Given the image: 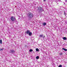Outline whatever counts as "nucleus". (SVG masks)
I'll list each match as a JSON object with an SVG mask.
<instances>
[{
    "instance_id": "obj_1",
    "label": "nucleus",
    "mask_w": 67,
    "mask_h": 67,
    "mask_svg": "<svg viewBox=\"0 0 67 67\" xmlns=\"http://www.w3.org/2000/svg\"><path fill=\"white\" fill-rule=\"evenodd\" d=\"M26 16L28 17L29 19H31L33 17V15L32 13H29L26 14Z\"/></svg>"
},
{
    "instance_id": "obj_2",
    "label": "nucleus",
    "mask_w": 67,
    "mask_h": 67,
    "mask_svg": "<svg viewBox=\"0 0 67 67\" xmlns=\"http://www.w3.org/2000/svg\"><path fill=\"white\" fill-rule=\"evenodd\" d=\"M44 11V10L42 7H38L37 11L39 13H42V12Z\"/></svg>"
},
{
    "instance_id": "obj_3",
    "label": "nucleus",
    "mask_w": 67,
    "mask_h": 67,
    "mask_svg": "<svg viewBox=\"0 0 67 67\" xmlns=\"http://www.w3.org/2000/svg\"><path fill=\"white\" fill-rule=\"evenodd\" d=\"M25 34H28L29 36H31L32 35V32H30V30H27L25 32Z\"/></svg>"
},
{
    "instance_id": "obj_4",
    "label": "nucleus",
    "mask_w": 67,
    "mask_h": 67,
    "mask_svg": "<svg viewBox=\"0 0 67 67\" xmlns=\"http://www.w3.org/2000/svg\"><path fill=\"white\" fill-rule=\"evenodd\" d=\"M10 19L12 21L14 22L15 20V18L13 16H12L10 18Z\"/></svg>"
},
{
    "instance_id": "obj_5",
    "label": "nucleus",
    "mask_w": 67,
    "mask_h": 67,
    "mask_svg": "<svg viewBox=\"0 0 67 67\" xmlns=\"http://www.w3.org/2000/svg\"><path fill=\"white\" fill-rule=\"evenodd\" d=\"M10 53H12V54H13L14 53H15V51H14L13 49L10 50Z\"/></svg>"
},
{
    "instance_id": "obj_6",
    "label": "nucleus",
    "mask_w": 67,
    "mask_h": 67,
    "mask_svg": "<svg viewBox=\"0 0 67 67\" xmlns=\"http://www.w3.org/2000/svg\"><path fill=\"white\" fill-rule=\"evenodd\" d=\"M43 25V26H45L46 25V23H42Z\"/></svg>"
},
{
    "instance_id": "obj_7",
    "label": "nucleus",
    "mask_w": 67,
    "mask_h": 67,
    "mask_svg": "<svg viewBox=\"0 0 67 67\" xmlns=\"http://www.w3.org/2000/svg\"><path fill=\"white\" fill-rule=\"evenodd\" d=\"M63 39L64 40H67V38L65 37H63Z\"/></svg>"
},
{
    "instance_id": "obj_8",
    "label": "nucleus",
    "mask_w": 67,
    "mask_h": 67,
    "mask_svg": "<svg viewBox=\"0 0 67 67\" xmlns=\"http://www.w3.org/2000/svg\"><path fill=\"white\" fill-rule=\"evenodd\" d=\"M62 49L64 50L65 51H67V49H65V48H62Z\"/></svg>"
},
{
    "instance_id": "obj_9",
    "label": "nucleus",
    "mask_w": 67,
    "mask_h": 67,
    "mask_svg": "<svg viewBox=\"0 0 67 67\" xmlns=\"http://www.w3.org/2000/svg\"><path fill=\"white\" fill-rule=\"evenodd\" d=\"M36 50L37 52H39V51H40L39 49L37 48H36Z\"/></svg>"
},
{
    "instance_id": "obj_10",
    "label": "nucleus",
    "mask_w": 67,
    "mask_h": 67,
    "mask_svg": "<svg viewBox=\"0 0 67 67\" xmlns=\"http://www.w3.org/2000/svg\"><path fill=\"white\" fill-rule=\"evenodd\" d=\"M36 59H39V56H37L36 57Z\"/></svg>"
},
{
    "instance_id": "obj_11",
    "label": "nucleus",
    "mask_w": 67,
    "mask_h": 67,
    "mask_svg": "<svg viewBox=\"0 0 67 67\" xmlns=\"http://www.w3.org/2000/svg\"><path fill=\"white\" fill-rule=\"evenodd\" d=\"M29 51L30 52H33V50L32 49H30L29 50Z\"/></svg>"
},
{
    "instance_id": "obj_12",
    "label": "nucleus",
    "mask_w": 67,
    "mask_h": 67,
    "mask_svg": "<svg viewBox=\"0 0 67 67\" xmlns=\"http://www.w3.org/2000/svg\"><path fill=\"white\" fill-rule=\"evenodd\" d=\"M0 43L1 44H2V40L1 39L0 40Z\"/></svg>"
},
{
    "instance_id": "obj_13",
    "label": "nucleus",
    "mask_w": 67,
    "mask_h": 67,
    "mask_svg": "<svg viewBox=\"0 0 67 67\" xmlns=\"http://www.w3.org/2000/svg\"><path fill=\"white\" fill-rule=\"evenodd\" d=\"M43 37V35H40V37Z\"/></svg>"
},
{
    "instance_id": "obj_14",
    "label": "nucleus",
    "mask_w": 67,
    "mask_h": 67,
    "mask_svg": "<svg viewBox=\"0 0 67 67\" xmlns=\"http://www.w3.org/2000/svg\"><path fill=\"white\" fill-rule=\"evenodd\" d=\"M59 67H62V65H60L59 66Z\"/></svg>"
},
{
    "instance_id": "obj_15",
    "label": "nucleus",
    "mask_w": 67,
    "mask_h": 67,
    "mask_svg": "<svg viewBox=\"0 0 67 67\" xmlns=\"http://www.w3.org/2000/svg\"><path fill=\"white\" fill-rule=\"evenodd\" d=\"M59 54L60 55H63V53H60V54Z\"/></svg>"
},
{
    "instance_id": "obj_16",
    "label": "nucleus",
    "mask_w": 67,
    "mask_h": 67,
    "mask_svg": "<svg viewBox=\"0 0 67 67\" xmlns=\"http://www.w3.org/2000/svg\"><path fill=\"white\" fill-rule=\"evenodd\" d=\"M64 15H65V16H66V13H65V12H64Z\"/></svg>"
},
{
    "instance_id": "obj_17",
    "label": "nucleus",
    "mask_w": 67,
    "mask_h": 67,
    "mask_svg": "<svg viewBox=\"0 0 67 67\" xmlns=\"http://www.w3.org/2000/svg\"><path fill=\"white\" fill-rule=\"evenodd\" d=\"M42 37H43V38H45L44 37H45V36H42Z\"/></svg>"
},
{
    "instance_id": "obj_18",
    "label": "nucleus",
    "mask_w": 67,
    "mask_h": 67,
    "mask_svg": "<svg viewBox=\"0 0 67 67\" xmlns=\"http://www.w3.org/2000/svg\"><path fill=\"white\" fill-rule=\"evenodd\" d=\"M0 51H2L3 50V49H0Z\"/></svg>"
},
{
    "instance_id": "obj_19",
    "label": "nucleus",
    "mask_w": 67,
    "mask_h": 67,
    "mask_svg": "<svg viewBox=\"0 0 67 67\" xmlns=\"http://www.w3.org/2000/svg\"><path fill=\"white\" fill-rule=\"evenodd\" d=\"M25 47H27V46L26 45H25Z\"/></svg>"
},
{
    "instance_id": "obj_20",
    "label": "nucleus",
    "mask_w": 67,
    "mask_h": 67,
    "mask_svg": "<svg viewBox=\"0 0 67 67\" xmlns=\"http://www.w3.org/2000/svg\"><path fill=\"white\" fill-rule=\"evenodd\" d=\"M60 1V0H57V1Z\"/></svg>"
},
{
    "instance_id": "obj_21",
    "label": "nucleus",
    "mask_w": 67,
    "mask_h": 67,
    "mask_svg": "<svg viewBox=\"0 0 67 67\" xmlns=\"http://www.w3.org/2000/svg\"><path fill=\"white\" fill-rule=\"evenodd\" d=\"M65 2H67V0H65Z\"/></svg>"
},
{
    "instance_id": "obj_22",
    "label": "nucleus",
    "mask_w": 67,
    "mask_h": 67,
    "mask_svg": "<svg viewBox=\"0 0 67 67\" xmlns=\"http://www.w3.org/2000/svg\"><path fill=\"white\" fill-rule=\"evenodd\" d=\"M46 1V0H43V1L45 2Z\"/></svg>"
},
{
    "instance_id": "obj_23",
    "label": "nucleus",
    "mask_w": 67,
    "mask_h": 67,
    "mask_svg": "<svg viewBox=\"0 0 67 67\" xmlns=\"http://www.w3.org/2000/svg\"><path fill=\"white\" fill-rule=\"evenodd\" d=\"M35 5H36V4H35Z\"/></svg>"
},
{
    "instance_id": "obj_24",
    "label": "nucleus",
    "mask_w": 67,
    "mask_h": 67,
    "mask_svg": "<svg viewBox=\"0 0 67 67\" xmlns=\"http://www.w3.org/2000/svg\"><path fill=\"white\" fill-rule=\"evenodd\" d=\"M53 0V1H55V0Z\"/></svg>"
},
{
    "instance_id": "obj_25",
    "label": "nucleus",
    "mask_w": 67,
    "mask_h": 67,
    "mask_svg": "<svg viewBox=\"0 0 67 67\" xmlns=\"http://www.w3.org/2000/svg\"><path fill=\"white\" fill-rule=\"evenodd\" d=\"M0 51H1L0 49Z\"/></svg>"
}]
</instances>
